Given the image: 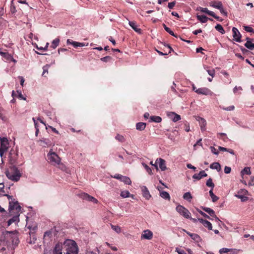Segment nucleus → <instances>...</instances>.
<instances>
[{
  "instance_id": "nucleus-9",
  "label": "nucleus",
  "mask_w": 254,
  "mask_h": 254,
  "mask_svg": "<svg viewBox=\"0 0 254 254\" xmlns=\"http://www.w3.org/2000/svg\"><path fill=\"white\" fill-rule=\"evenodd\" d=\"M198 94L204 95H211L213 93L208 88L206 87L199 88L195 91Z\"/></svg>"
},
{
  "instance_id": "nucleus-34",
  "label": "nucleus",
  "mask_w": 254,
  "mask_h": 254,
  "mask_svg": "<svg viewBox=\"0 0 254 254\" xmlns=\"http://www.w3.org/2000/svg\"><path fill=\"white\" fill-rule=\"evenodd\" d=\"M160 195L161 197H162L163 198H165L166 199L170 200V196L169 194L166 192V191H162L160 192Z\"/></svg>"
},
{
  "instance_id": "nucleus-54",
  "label": "nucleus",
  "mask_w": 254,
  "mask_h": 254,
  "mask_svg": "<svg viewBox=\"0 0 254 254\" xmlns=\"http://www.w3.org/2000/svg\"><path fill=\"white\" fill-rule=\"evenodd\" d=\"M3 58L7 61H10V59H12V56L8 53H6Z\"/></svg>"
},
{
  "instance_id": "nucleus-47",
  "label": "nucleus",
  "mask_w": 254,
  "mask_h": 254,
  "mask_svg": "<svg viewBox=\"0 0 254 254\" xmlns=\"http://www.w3.org/2000/svg\"><path fill=\"white\" fill-rule=\"evenodd\" d=\"M112 60V57L110 56H106L101 59V61L104 62H108Z\"/></svg>"
},
{
  "instance_id": "nucleus-58",
  "label": "nucleus",
  "mask_w": 254,
  "mask_h": 254,
  "mask_svg": "<svg viewBox=\"0 0 254 254\" xmlns=\"http://www.w3.org/2000/svg\"><path fill=\"white\" fill-rule=\"evenodd\" d=\"M219 10L222 14L226 16H227L228 13L224 9L223 6H222L221 8L219 9Z\"/></svg>"
},
{
  "instance_id": "nucleus-24",
  "label": "nucleus",
  "mask_w": 254,
  "mask_h": 254,
  "mask_svg": "<svg viewBox=\"0 0 254 254\" xmlns=\"http://www.w3.org/2000/svg\"><path fill=\"white\" fill-rule=\"evenodd\" d=\"M62 246L60 244H57L54 248L53 254H62Z\"/></svg>"
},
{
  "instance_id": "nucleus-32",
  "label": "nucleus",
  "mask_w": 254,
  "mask_h": 254,
  "mask_svg": "<svg viewBox=\"0 0 254 254\" xmlns=\"http://www.w3.org/2000/svg\"><path fill=\"white\" fill-rule=\"evenodd\" d=\"M197 10H200L202 12L205 13L209 15H210L212 12L211 11L209 10L207 8H203L201 7H198L196 9Z\"/></svg>"
},
{
  "instance_id": "nucleus-14",
  "label": "nucleus",
  "mask_w": 254,
  "mask_h": 254,
  "mask_svg": "<svg viewBox=\"0 0 254 254\" xmlns=\"http://www.w3.org/2000/svg\"><path fill=\"white\" fill-rule=\"evenodd\" d=\"M196 120L199 122V126L200 127L201 130L202 131H204L206 129L205 127L206 125V120L200 117H197L196 118Z\"/></svg>"
},
{
  "instance_id": "nucleus-6",
  "label": "nucleus",
  "mask_w": 254,
  "mask_h": 254,
  "mask_svg": "<svg viewBox=\"0 0 254 254\" xmlns=\"http://www.w3.org/2000/svg\"><path fill=\"white\" fill-rule=\"evenodd\" d=\"M177 211L181 215L186 218H190V212L189 211L182 205H179L176 207Z\"/></svg>"
},
{
  "instance_id": "nucleus-27",
  "label": "nucleus",
  "mask_w": 254,
  "mask_h": 254,
  "mask_svg": "<svg viewBox=\"0 0 254 254\" xmlns=\"http://www.w3.org/2000/svg\"><path fill=\"white\" fill-rule=\"evenodd\" d=\"M146 127V124L142 122L138 123L136 125V127L137 130H143Z\"/></svg>"
},
{
  "instance_id": "nucleus-49",
  "label": "nucleus",
  "mask_w": 254,
  "mask_h": 254,
  "mask_svg": "<svg viewBox=\"0 0 254 254\" xmlns=\"http://www.w3.org/2000/svg\"><path fill=\"white\" fill-rule=\"evenodd\" d=\"M142 165L144 166V167L145 168V169L146 170L147 172L149 174H152V170L150 169V168L148 165H147L146 164H145V163H143Z\"/></svg>"
},
{
  "instance_id": "nucleus-45",
  "label": "nucleus",
  "mask_w": 254,
  "mask_h": 254,
  "mask_svg": "<svg viewBox=\"0 0 254 254\" xmlns=\"http://www.w3.org/2000/svg\"><path fill=\"white\" fill-rule=\"evenodd\" d=\"M211 13L212 14H211L210 16H212L213 17H214V18H215L216 19H217V20H218L219 21H223V19L220 18L219 16H217L214 12L212 11Z\"/></svg>"
},
{
  "instance_id": "nucleus-19",
  "label": "nucleus",
  "mask_w": 254,
  "mask_h": 254,
  "mask_svg": "<svg viewBox=\"0 0 254 254\" xmlns=\"http://www.w3.org/2000/svg\"><path fill=\"white\" fill-rule=\"evenodd\" d=\"M66 43H67V44L72 45L74 47H83L85 45V44L83 43H79V42L73 41L69 39L67 40Z\"/></svg>"
},
{
  "instance_id": "nucleus-22",
  "label": "nucleus",
  "mask_w": 254,
  "mask_h": 254,
  "mask_svg": "<svg viewBox=\"0 0 254 254\" xmlns=\"http://www.w3.org/2000/svg\"><path fill=\"white\" fill-rule=\"evenodd\" d=\"M157 161H158L159 166L161 170L165 171L166 169L165 160L161 158H159L157 160Z\"/></svg>"
},
{
  "instance_id": "nucleus-17",
  "label": "nucleus",
  "mask_w": 254,
  "mask_h": 254,
  "mask_svg": "<svg viewBox=\"0 0 254 254\" xmlns=\"http://www.w3.org/2000/svg\"><path fill=\"white\" fill-rule=\"evenodd\" d=\"M207 176V174L204 171H201L199 172V174H195L193 175L192 178L194 179H196L197 180H200L201 178L203 177H206Z\"/></svg>"
},
{
  "instance_id": "nucleus-56",
  "label": "nucleus",
  "mask_w": 254,
  "mask_h": 254,
  "mask_svg": "<svg viewBox=\"0 0 254 254\" xmlns=\"http://www.w3.org/2000/svg\"><path fill=\"white\" fill-rule=\"evenodd\" d=\"M201 141H202V139L200 138V139H199L195 144H194L193 145V148H194V149H195V147L197 146V145H199V146H201L202 145V144L201 143Z\"/></svg>"
},
{
  "instance_id": "nucleus-26",
  "label": "nucleus",
  "mask_w": 254,
  "mask_h": 254,
  "mask_svg": "<svg viewBox=\"0 0 254 254\" xmlns=\"http://www.w3.org/2000/svg\"><path fill=\"white\" fill-rule=\"evenodd\" d=\"M210 168L212 169H216L218 171H220L221 169L220 164L218 162H214L211 164L210 166Z\"/></svg>"
},
{
  "instance_id": "nucleus-64",
  "label": "nucleus",
  "mask_w": 254,
  "mask_h": 254,
  "mask_svg": "<svg viewBox=\"0 0 254 254\" xmlns=\"http://www.w3.org/2000/svg\"><path fill=\"white\" fill-rule=\"evenodd\" d=\"M177 252L179 254H186L184 250H180L179 249H176Z\"/></svg>"
},
{
  "instance_id": "nucleus-30",
  "label": "nucleus",
  "mask_w": 254,
  "mask_h": 254,
  "mask_svg": "<svg viewBox=\"0 0 254 254\" xmlns=\"http://www.w3.org/2000/svg\"><path fill=\"white\" fill-rule=\"evenodd\" d=\"M150 119L152 122L155 123H159L162 121V119L159 116H152L150 117Z\"/></svg>"
},
{
  "instance_id": "nucleus-7",
  "label": "nucleus",
  "mask_w": 254,
  "mask_h": 254,
  "mask_svg": "<svg viewBox=\"0 0 254 254\" xmlns=\"http://www.w3.org/2000/svg\"><path fill=\"white\" fill-rule=\"evenodd\" d=\"M18 156L17 151L16 149H11L9 153L8 160L11 165L14 164Z\"/></svg>"
},
{
  "instance_id": "nucleus-33",
  "label": "nucleus",
  "mask_w": 254,
  "mask_h": 254,
  "mask_svg": "<svg viewBox=\"0 0 254 254\" xmlns=\"http://www.w3.org/2000/svg\"><path fill=\"white\" fill-rule=\"evenodd\" d=\"M209 193L213 202H216L218 200L219 197L213 193V190H210Z\"/></svg>"
},
{
  "instance_id": "nucleus-2",
  "label": "nucleus",
  "mask_w": 254,
  "mask_h": 254,
  "mask_svg": "<svg viewBox=\"0 0 254 254\" xmlns=\"http://www.w3.org/2000/svg\"><path fill=\"white\" fill-rule=\"evenodd\" d=\"M5 174L9 179L15 182L18 181L21 177L19 171L13 164L11 165L9 169L5 171Z\"/></svg>"
},
{
  "instance_id": "nucleus-51",
  "label": "nucleus",
  "mask_w": 254,
  "mask_h": 254,
  "mask_svg": "<svg viewBox=\"0 0 254 254\" xmlns=\"http://www.w3.org/2000/svg\"><path fill=\"white\" fill-rule=\"evenodd\" d=\"M219 135H220V137L223 139L224 141H226L228 139L226 134L225 133H219Z\"/></svg>"
},
{
  "instance_id": "nucleus-28",
  "label": "nucleus",
  "mask_w": 254,
  "mask_h": 254,
  "mask_svg": "<svg viewBox=\"0 0 254 254\" xmlns=\"http://www.w3.org/2000/svg\"><path fill=\"white\" fill-rule=\"evenodd\" d=\"M121 181L124 182L125 184L127 185H130L131 183V181L129 178L127 176H123V177L121 178Z\"/></svg>"
},
{
  "instance_id": "nucleus-31",
  "label": "nucleus",
  "mask_w": 254,
  "mask_h": 254,
  "mask_svg": "<svg viewBox=\"0 0 254 254\" xmlns=\"http://www.w3.org/2000/svg\"><path fill=\"white\" fill-rule=\"evenodd\" d=\"M215 29L216 30H217L218 32H219L221 34H224L225 33V31L224 30L223 27L221 25L219 24H217L215 27Z\"/></svg>"
},
{
  "instance_id": "nucleus-36",
  "label": "nucleus",
  "mask_w": 254,
  "mask_h": 254,
  "mask_svg": "<svg viewBox=\"0 0 254 254\" xmlns=\"http://www.w3.org/2000/svg\"><path fill=\"white\" fill-rule=\"evenodd\" d=\"M251 173L250 168L249 167H245L242 171H241V175L243 176L244 174L250 175Z\"/></svg>"
},
{
  "instance_id": "nucleus-18",
  "label": "nucleus",
  "mask_w": 254,
  "mask_h": 254,
  "mask_svg": "<svg viewBox=\"0 0 254 254\" xmlns=\"http://www.w3.org/2000/svg\"><path fill=\"white\" fill-rule=\"evenodd\" d=\"M202 209L205 211L206 212L208 213L211 216L214 217L216 218V219L219 220L218 218L216 216L215 214L214 211L208 207H202Z\"/></svg>"
},
{
  "instance_id": "nucleus-13",
  "label": "nucleus",
  "mask_w": 254,
  "mask_h": 254,
  "mask_svg": "<svg viewBox=\"0 0 254 254\" xmlns=\"http://www.w3.org/2000/svg\"><path fill=\"white\" fill-rule=\"evenodd\" d=\"M81 196H82V198L84 200L93 202L94 203H97V202H98V200L96 198L89 195L87 193H84L82 194Z\"/></svg>"
},
{
  "instance_id": "nucleus-48",
  "label": "nucleus",
  "mask_w": 254,
  "mask_h": 254,
  "mask_svg": "<svg viewBox=\"0 0 254 254\" xmlns=\"http://www.w3.org/2000/svg\"><path fill=\"white\" fill-rule=\"evenodd\" d=\"M4 185L3 183L0 184V195H3V194H4Z\"/></svg>"
},
{
  "instance_id": "nucleus-16",
  "label": "nucleus",
  "mask_w": 254,
  "mask_h": 254,
  "mask_svg": "<svg viewBox=\"0 0 254 254\" xmlns=\"http://www.w3.org/2000/svg\"><path fill=\"white\" fill-rule=\"evenodd\" d=\"M141 190L143 197L146 199H149L151 197L148 189L145 186H142L141 187Z\"/></svg>"
},
{
  "instance_id": "nucleus-4",
  "label": "nucleus",
  "mask_w": 254,
  "mask_h": 254,
  "mask_svg": "<svg viewBox=\"0 0 254 254\" xmlns=\"http://www.w3.org/2000/svg\"><path fill=\"white\" fill-rule=\"evenodd\" d=\"M9 212L12 213L14 211V213L19 215V212L21 210V206L19 205L17 201H10L9 202Z\"/></svg>"
},
{
  "instance_id": "nucleus-46",
  "label": "nucleus",
  "mask_w": 254,
  "mask_h": 254,
  "mask_svg": "<svg viewBox=\"0 0 254 254\" xmlns=\"http://www.w3.org/2000/svg\"><path fill=\"white\" fill-rule=\"evenodd\" d=\"M231 251L230 249L227 248H222L219 250L220 254H223V253H227Z\"/></svg>"
},
{
  "instance_id": "nucleus-41",
  "label": "nucleus",
  "mask_w": 254,
  "mask_h": 254,
  "mask_svg": "<svg viewBox=\"0 0 254 254\" xmlns=\"http://www.w3.org/2000/svg\"><path fill=\"white\" fill-rule=\"evenodd\" d=\"M111 228L117 233H120L121 232V228L119 226H116L111 224Z\"/></svg>"
},
{
  "instance_id": "nucleus-40",
  "label": "nucleus",
  "mask_w": 254,
  "mask_h": 254,
  "mask_svg": "<svg viewBox=\"0 0 254 254\" xmlns=\"http://www.w3.org/2000/svg\"><path fill=\"white\" fill-rule=\"evenodd\" d=\"M49 65L48 64H46V65L44 66L43 67V71L42 73V76L46 77V74L48 73V69H49Z\"/></svg>"
},
{
  "instance_id": "nucleus-57",
  "label": "nucleus",
  "mask_w": 254,
  "mask_h": 254,
  "mask_svg": "<svg viewBox=\"0 0 254 254\" xmlns=\"http://www.w3.org/2000/svg\"><path fill=\"white\" fill-rule=\"evenodd\" d=\"M210 149L211 152L214 154L218 155L219 154V152L217 151L216 149L214 147L211 146Z\"/></svg>"
},
{
  "instance_id": "nucleus-39",
  "label": "nucleus",
  "mask_w": 254,
  "mask_h": 254,
  "mask_svg": "<svg viewBox=\"0 0 254 254\" xmlns=\"http://www.w3.org/2000/svg\"><path fill=\"white\" fill-rule=\"evenodd\" d=\"M183 198L185 199L190 201L191 199L192 198V196L190 192H187L184 193L183 195Z\"/></svg>"
},
{
  "instance_id": "nucleus-52",
  "label": "nucleus",
  "mask_w": 254,
  "mask_h": 254,
  "mask_svg": "<svg viewBox=\"0 0 254 254\" xmlns=\"http://www.w3.org/2000/svg\"><path fill=\"white\" fill-rule=\"evenodd\" d=\"M46 129H47L48 128H50L55 133H56L57 134H60L59 131H58L55 128L53 127H52L51 126H48V127H46Z\"/></svg>"
},
{
  "instance_id": "nucleus-11",
  "label": "nucleus",
  "mask_w": 254,
  "mask_h": 254,
  "mask_svg": "<svg viewBox=\"0 0 254 254\" xmlns=\"http://www.w3.org/2000/svg\"><path fill=\"white\" fill-rule=\"evenodd\" d=\"M141 237L142 239L151 240L153 237V233L149 230H144Z\"/></svg>"
},
{
  "instance_id": "nucleus-3",
  "label": "nucleus",
  "mask_w": 254,
  "mask_h": 254,
  "mask_svg": "<svg viewBox=\"0 0 254 254\" xmlns=\"http://www.w3.org/2000/svg\"><path fill=\"white\" fill-rule=\"evenodd\" d=\"M9 142L6 138H0V155L1 158V161H2V157L4 153L7 151L9 147Z\"/></svg>"
},
{
  "instance_id": "nucleus-63",
  "label": "nucleus",
  "mask_w": 254,
  "mask_h": 254,
  "mask_svg": "<svg viewBox=\"0 0 254 254\" xmlns=\"http://www.w3.org/2000/svg\"><path fill=\"white\" fill-rule=\"evenodd\" d=\"M249 185L250 186H254V176H252L251 177V179L249 182Z\"/></svg>"
},
{
  "instance_id": "nucleus-37",
  "label": "nucleus",
  "mask_w": 254,
  "mask_h": 254,
  "mask_svg": "<svg viewBox=\"0 0 254 254\" xmlns=\"http://www.w3.org/2000/svg\"><path fill=\"white\" fill-rule=\"evenodd\" d=\"M19 215H17L12 218L10 219L7 222L8 226H10L12 223L15 221H16L17 219H18Z\"/></svg>"
},
{
  "instance_id": "nucleus-12",
  "label": "nucleus",
  "mask_w": 254,
  "mask_h": 254,
  "mask_svg": "<svg viewBox=\"0 0 254 254\" xmlns=\"http://www.w3.org/2000/svg\"><path fill=\"white\" fill-rule=\"evenodd\" d=\"M167 115L174 122H176L181 119V116L175 112H168Z\"/></svg>"
},
{
  "instance_id": "nucleus-35",
  "label": "nucleus",
  "mask_w": 254,
  "mask_h": 254,
  "mask_svg": "<svg viewBox=\"0 0 254 254\" xmlns=\"http://www.w3.org/2000/svg\"><path fill=\"white\" fill-rule=\"evenodd\" d=\"M60 42L59 39H55L54 40L52 43V45L51 47L53 48V49H55L57 47V46L59 45Z\"/></svg>"
},
{
  "instance_id": "nucleus-62",
  "label": "nucleus",
  "mask_w": 254,
  "mask_h": 254,
  "mask_svg": "<svg viewBox=\"0 0 254 254\" xmlns=\"http://www.w3.org/2000/svg\"><path fill=\"white\" fill-rule=\"evenodd\" d=\"M122 177H123V175L119 174H116L114 176H112L113 178L117 179L118 180H121V179H122L121 178Z\"/></svg>"
},
{
  "instance_id": "nucleus-1",
  "label": "nucleus",
  "mask_w": 254,
  "mask_h": 254,
  "mask_svg": "<svg viewBox=\"0 0 254 254\" xmlns=\"http://www.w3.org/2000/svg\"><path fill=\"white\" fill-rule=\"evenodd\" d=\"M65 254H78V248L75 241L71 240H66L64 242Z\"/></svg>"
},
{
  "instance_id": "nucleus-8",
  "label": "nucleus",
  "mask_w": 254,
  "mask_h": 254,
  "mask_svg": "<svg viewBox=\"0 0 254 254\" xmlns=\"http://www.w3.org/2000/svg\"><path fill=\"white\" fill-rule=\"evenodd\" d=\"M248 191L245 189H241L237 194L235 195V196L241 199L242 202L247 201L249 199V197L248 196H245V195L247 194Z\"/></svg>"
},
{
  "instance_id": "nucleus-42",
  "label": "nucleus",
  "mask_w": 254,
  "mask_h": 254,
  "mask_svg": "<svg viewBox=\"0 0 254 254\" xmlns=\"http://www.w3.org/2000/svg\"><path fill=\"white\" fill-rule=\"evenodd\" d=\"M115 138L121 142H124L125 141V137L123 135H120L119 134H117V135L115 137Z\"/></svg>"
},
{
  "instance_id": "nucleus-53",
  "label": "nucleus",
  "mask_w": 254,
  "mask_h": 254,
  "mask_svg": "<svg viewBox=\"0 0 254 254\" xmlns=\"http://www.w3.org/2000/svg\"><path fill=\"white\" fill-rule=\"evenodd\" d=\"M244 29L245 31L248 32H253L254 29L250 26H244Z\"/></svg>"
},
{
  "instance_id": "nucleus-10",
  "label": "nucleus",
  "mask_w": 254,
  "mask_h": 254,
  "mask_svg": "<svg viewBox=\"0 0 254 254\" xmlns=\"http://www.w3.org/2000/svg\"><path fill=\"white\" fill-rule=\"evenodd\" d=\"M232 32L234 40L238 42H241L242 36L239 30L237 29V28L233 27L232 28Z\"/></svg>"
},
{
  "instance_id": "nucleus-50",
  "label": "nucleus",
  "mask_w": 254,
  "mask_h": 254,
  "mask_svg": "<svg viewBox=\"0 0 254 254\" xmlns=\"http://www.w3.org/2000/svg\"><path fill=\"white\" fill-rule=\"evenodd\" d=\"M166 32H167L168 33H169L171 35L174 36V37H177V35L175 34L173 32V31H172L170 28H169V27L168 28L166 29V30H165Z\"/></svg>"
},
{
  "instance_id": "nucleus-20",
  "label": "nucleus",
  "mask_w": 254,
  "mask_h": 254,
  "mask_svg": "<svg viewBox=\"0 0 254 254\" xmlns=\"http://www.w3.org/2000/svg\"><path fill=\"white\" fill-rule=\"evenodd\" d=\"M247 42L245 44V46L249 50H253L254 49V44L251 42L252 39L250 38H247Z\"/></svg>"
},
{
  "instance_id": "nucleus-21",
  "label": "nucleus",
  "mask_w": 254,
  "mask_h": 254,
  "mask_svg": "<svg viewBox=\"0 0 254 254\" xmlns=\"http://www.w3.org/2000/svg\"><path fill=\"white\" fill-rule=\"evenodd\" d=\"M129 26L137 33L140 34L141 33V30L138 28L136 24V23L134 21H129L128 23Z\"/></svg>"
},
{
  "instance_id": "nucleus-59",
  "label": "nucleus",
  "mask_w": 254,
  "mask_h": 254,
  "mask_svg": "<svg viewBox=\"0 0 254 254\" xmlns=\"http://www.w3.org/2000/svg\"><path fill=\"white\" fill-rule=\"evenodd\" d=\"M176 2L173 1L171 2H169L168 4V6L170 9H173L174 6L175 5Z\"/></svg>"
},
{
  "instance_id": "nucleus-44",
  "label": "nucleus",
  "mask_w": 254,
  "mask_h": 254,
  "mask_svg": "<svg viewBox=\"0 0 254 254\" xmlns=\"http://www.w3.org/2000/svg\"><path fill=\"white\" fill-rule=\"evenodd\" d=\"M129 192L127 190L123 191L121 193V196L123 198H126L129 196Z\"/></svg>"
},
{
  "instance_id": "nucleus-5",
  "label": "nucleus",
  "mask_w": 254,
  "mask_h": 254,
  "mask_svg": "<svg viewBox=\"0 0 254 254\" xmlns=\"http://www.w3.org/2000/svg\"><path fill=\"white\" fill-rule=\"evenodd\" d=\"M48 158L50 162L54 165H59L61 162V159L55 152L49 153L48 154Z\"/></svg>"
},
{
  "instance_id": "nucleus-23",
  "label": "nucleus",
  "mask_w": 254,
  "mask_h": 254,
  "mask_svg": "<svg viewBox=\"0 0 254 254\" xmlns=\"http://www.w3.org/2000/svg\"><path fill=\"white\" fill-rule=\"evenodd\" d=\"M210 5L217 9H220L223 6L222 3L219 1H214L210 3Z\"/></svg>"
},
{
  "instance_id": "nucleus-55",
  "label": "nucleus",
  "mask_w": 254,
  "mask_h": 254,
  "mask_svg": "<svg viewBox=\"0 0 254 254\" xmlns=\"http://www.w3.org/2000/svg\"><path fill=\"white\" fill-rule=\"evenodd\" d=\"M198 211L204 217L207 218H208L209 219H211L208 215H207L206 213H205L203 211H202L201 210H198Z\"/></svg>"
},
{
  "instance_id": "nucleus-38",
  "label": "nucleus",
  "mask_w": 254,
  "mask_h": 254,
  "mask_svg": "<svg viewBox=\"0 0 254 254\" xmlns=\"http://www.w3.org/2000/svg\"><path fill=\"white\" fill-rule=\"evenodd\" d=\"M206 185L207 187L211 188V190H213L214 187V184L212 182V179L209 178L206 182Z\"/></svg>"
},
{
  "instance_id": "nucleus-25",
  "label": "nucleus",
  "mask_w": 254,
  "mask_h": 254,
  "mask_svg": "<svg viewBox=\"0 0 254 254\" xmlns=\"http://www.w3.org/2000/svg\"><path fill=\"white\" fill-rule=\"evenodd\" d=\"M197 18L198 20H199L202 23H206L208 19H209L211 21H213L212 19L208 18L205 15H197Z\"/></svg>"
},
{
  "instance_id": "nucleus-43",
  "label": "nucleus",
  "mask_w": 254,
  "mask_h": 254,
  "mask_svg": "<svg viewBox=\"0 0 254 254\" xmlns=\"http://www.w3.org/2000/svg\"><path fill=\"white\" fill-rule=\"evenodd\" d=\"M191 235V238L196 242H198L200 240V237L196 234L193 233Z\"/></svg>"
},
{
  "instance_id": "nucleus-61",
  "label": "nucleus",
  "mask_w": 254,
  "mask_h": 254,
  "mask_svg": "<svg viewBox=\"0 0 254 254\" xmlns=\"http://www.w3.org/2000/svg\"><path fill=\"white\" fill-rule=\"evenodd\" d=\"M231 171V168L228 166H225L224 168V172L226 174H229Z\"/></svg>"
},
{
  "instance_id": "nucleus-29",
  "label": "nucleus",
  "mask_w": 254,
  "mask_h": 254,
  "mask_svg": "<svg viewBox=\"0 0 254 254\" xmlns=\"http://www.w3.org/2000/svg\"><path fill=\"white\" fill-rule=\"evenodd\" d=\"M52 237V232L48 231L45 232L44 234V239L45 240H49Z\"/></svg>"
},
{
  "instance_id": "nucleus-15",
  "label": "nucleus",
  "mask_w": 254,
  "mask_h": 254,
  "mask_svg": "<svg viewBox=\"0 0 254 254\" xmlns=\"http://www.w3.org/2000/svg\"><path fill=\"white\" fill-rule=\"evenodd\" d=\"M198 220L203 224V225L207 228L209 230L212 229V226L211 223L207 220H204L202 218H198Z\"/></svg>"
},
{
  "instance_id": "nucleus-60",
  "label": "nucleus",
  "mask_w": 254,
  "mask_h": 254,
  "mask_svg": "<svg viewBox=\"0 0 254 254\" xmlns=\"http://www.w3.org/2000/svg\"><path fill=\"white\" fill-rule=\"evenodd\" d=\"M207 72L212 77H214L215 75V71L214 69H209L207 70Z\"/></svg>"
}]
</instances>
